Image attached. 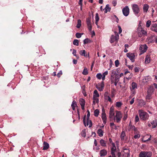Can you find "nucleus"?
Wrapping results in <instances>:
<instances>
[{"mask_svg": "<svg viewBox=\"0 0 157 157\" xmlns=\"http://www.w3.org/2000/svg\"><path fill=\"white\" fill-rule=\"evenodd\" d=\"M86 23L88 26V29L90 31L92 29L91 24L90 22V19L89 18L86 19Z\"/></svg>", "mask_w": 157, "mask_h": 157, "instance_id": "19", "label": "nucleus"}, {"mask_svg": "<svg viewBox=\"0 0 157 157\" xmlns=\"http://www.w3.org/2000/svg\"><path fill=\"white\" fill-rule=\"evenodd\" d=\"M83 123L85 126H88L89 125V127H91L92 125L91 121L90 119H86V121L85 120V117L83 119Z\"/></svg>", "mask_w": 157, "mask_h": 157, "instance_id": "12", "label": "nucleus"}, {"mask_svg": "<svg viewBox=\"0 0 157 157\" xmlns=\"http://www.w3.org/2000/svg\"><path fill=\"white\" fill-rule=\"evenodd\" d=\"M151 152L150 151H142L139 154V157H151Z\"/></svg>", "mask_w": 157, "mask_h": 157, "instance_id": "6", "label": "nucleus"}, {"mask_svg": "<svg viewBox=\"0 0 157 157\" xmlns=\"http://www.w3.org/2000/svg\"><path fill=\"white\" fill-rule=\"evenodd\" d=\"M151 137V135L147 134L143 137L142 141L144 142H146V141L150 140Z\"/></svg>", "mask_w": 157, "mask_h": 157, "instance_id": "18", "label": "nucleus"}, {"mask_svg": "<svg viewBox=\"0 0 157 157\" xmlns=\"http://www.w3.org/2000/svg\"><path fill=\"white\" fill-rule=\"evenodd\" d=\"M132 130L134 131L135 132H137V128L135 127V126L133 127V128Z\"/></svg>", "mask_w": 157, "mask_h": 157, "instance_id": "64", "label": "nucleus"}, {"mask_svg": "<svg viewBox=\"0 0 157 157\" xmlns=\"http://www.w3.org/2000/svg\"><path fill=\"white\" fill-rule=\"evenodd\" d=\"M136 134L134 136V138L135 139H137L139 138L140 137V135L138 133H137V132H136Z\"/></svg>", "mask_w": 157, "mask_h": 157, "instance_id": "52", "label": "nucleus"}, {"mask_svg": "<svg viewBox=\"0 0 157 157\" xmlns=\"http://www.w3.org/2000/svg\"><path fill=\"white\" fill-rule=\"evenodd\" d=\"M152 94L147 93V94L146 97V98L147 100H150L152 98Z\"/></svg>", "mask_w": 157, "mask_h": 157, "instance_id": "40", "label": "nucleus"}, {"mask_svg": "<svg viewBox=\"0 0 157 157\" xmlns=\"http://www.w3.org/2000/svg\"><path fill=\"white\" fill-rule=\"evenodd\" d=\"M111 147V154L112 157H116L115 152L116 151V148L114 143H112V144L110 145Z\"/></svg>", "mask_w": 157, "mask_h": 157, "instance_id": "7", "label": "nucleus"}, {"mask_svg": "<svg viewBox=\"0 0 157 157\" xmlns=\"http://www.w3.org/2000/svg\"><path fill=\"white\" fill-rule=\"evenodd\" d=\"M151 29V30L157 32V24H152Z\"/></svg>", "mask_w": 157, "mask_h": 157, "instance_id": "23", "label": "nucleus"}, {"mask_svg": "<svg viewBox=\"0 0 157 157\" xmlns=\"http://www.w3.org/2000/svg\"><path fill=\"white\" fill-rule=\"evenodd\" d=\"M114 115V112L113 109L111 107L109 112V117L112 118L113 117Z\"/></svg>", "mask_w": 157, "mask_h": 157, "instance_id": "22", "label": "nucleus"}, {"mask_svg": "<svg viewBox=\"0 0 157 157\" xmlns=\"http://www.w3.org/2000/svg\"><path fill=\"white\" fill-rule=\"evenodd\" d=\"M132 87L131 89L132 90H134L135 88H137V84L135 82H132L131 84Z\"/></svg>", "mask_w": 157, "mask_h": 157, "instance_id": "34", "label": "nucleus"}, {"mask_svg": "<svg viewBox=\"0 0 157 157\" xmlns=\"http://www.w3.org/2000/svg\"><path fill=\"white\" fill-rule=\"evenodd\" d=\"M81 21L80 20H78V23L76 25V27L78 28H79L81 26Z\"/></svg>", "mask_w": 157, "mask_h": 157, "instance_id": "44", "label": "nucleus"}, {"mask_svg": "<svg viewBox=\"0 0 157 157\" xmlns=\"http://www.w3.org/2000/svg\"><path fill=\"white\" fill-rule=\"evenodd\" d=\"M99 97V95L97 90H95L94 92L93 98H98Z\"/></svg>", "mask_w": 157, "mask_h": 157, "instance_id": "29", "label": "nucleus"}, {"mask_svg": "<svg viewBox=\"0 0 157 157\" xmlns=\"http://www.w3.org/2000/svg\"><path fill=\"white\" fill-rule=\"evenodd\" d=\"M108 74V71H106L102 74V79L103 81L105 80V76L106 75H107Z\"/></svg>", "mask_w": 157, "mask_h": 157, "instance_id": "36", "label": "nucleus"}, {"mask_svg": "<svg viewBox=\"0 0 157 157\" xmlns=\"http://www.w3.org/2000/svg\"><path fill=\"white\" fill-rule=\"evenodd\" d=\"M81 134L83 137H85L86 136V132L85 130H83L81 132Z\"/></svg>", "mask_w": 157, "mask_h": 157, "instance_id": "51", "label": "nucleus"}, {"mask_svg": "<svg viewBox=\"0 0 157 157\" xmlns=\"http://www.w3.org/2000/svg\"><path fill=\"white\" fill-rule=\"evenodd\" d=\"M49 144L47 142H44V146H43V150H46L49 148Z\"/></svg>", "mask_w": 157, "mask_h": 157, "instance_id": "30", "label": "nucleus"}, {"mask_svg": "<svg viewBox=\"0 0 157 157\" xmlns=\"http://www.w3.org/2000/svg\"><path fill=\"white\" fill-rule=\"evenodd\" d=\"M104 82L102 81L101 83H99L97 84L96 87L99 91H101L104 89Z\"/></svg>", "mask_w": 157, "mask_h": 157, "instance_id": "8", "label": "nucleus"}, {"mask_svg": "<svg viewBox=\"0 0 157 157\" xmlns=\"http://www.w3.org/2000/svg\"><path fill=\"white\" fill-rule=\"evenodd\" d=\"M137 33L138 36L140 37L145 36L147 35L146 31L142 28L141 26L138 27Z\"/></svg>", "mask_w": 157, "mask_h": 157, "instance_id": "2", "label": "nucleus"}, {"mask_svg": "<svg viewBox=\"0 0 157 157\" xmlns=\"http://www.w3.org/2000/svg\"><path fill=\"white\" fill-rule=\"evenodd\" d=\"M115 65L116 67H117L119 64V61L118 60H117L115 62Z\"/></svg>", "mask_w": 157, "mask_h": 157, "instance_id": "56", "label": "nucleus"}, {"mask_svg": "<svg viewBox=\"0 0 157 157\" xmlns=\"http://www.w3.org/2000/svg\"><path fill=\"white\" fill-rule=\"evenodd\" d=\"M104 98L105 100L107 101L111 102H112V100L109 97V93L107 92H106L104 94Z\"/></svg>", "mask_w": 157, "mask_h": 157, "instance_id": "16", "label": "nucleus"}, {"mask_svg": "<svg viewBox=\"0 0 157 157\" xmlns=\"http://www.w3.org/2000/svg\"><path fill=\"white\" fill-rule=\"evenodd\" d=\"M118 29H119V33L120 34L122 32V29L120 26L119 25H118Z\"/></svg>", "mask_w": 157, "mask_h": 157, "instance_id": "60", "label": "nucleus"}, {"mask_svg": "<svg viewBox=\"0 0 157 157\" xmlns=\"http://www.w3.org/2000/svg\"><path fill=\"white\" fill-rule=\"evenodd\" d=\"M122 12L123 15L126 16H127L129 13V9L128 6H125L122 9Z\"/></svg>", "mask_w": 157, "mask_h": 157, "instance_id": "11", "label": "nucleus"}, {"mask_svg": "<svg viewBox=\"0 0 157 157\" xmlns=\"http://www.w3.org/2000/svg\"><path fill=\"white\" fill-rule=\"evenodd\" d=\"M78 43V40L75 39L73 41V44L74 45L78 46L79 44Z\"/></svg>", "mask_w": 157, "mask_h": 157, "instance_id": "47", "label": "nucleus"}, {"mask_svg": "<svg viewBox=\"0 0 157 157\" xmlns=\"http://www.w3.org/2000/svg\"><path fill=\"white\" fill-rule=\"evenodd\" d=\"M151 124L152 125V128H155L157 125V120H154L151 123Z\"/></svg>", "mask_w": 157, "mask_h": 157, "instance_id": "33", "label": "nucleus"}, {"mask_svg": "<svg viewBox=\"0 0 157 157\" xmlns=\"http://www.w3.org/2000/svg\"><path fill=\"white\" fill-rule=\"evenodd\" d=\"M122 105V103L121 102H117L116 103V106L118 107H121Z\"/></svg>", "mask_w": 157, "mask_h": 157, "instance_id": "46", "label": "nucleus"}, {"mask_svg": "<svg viewBox=\"0 0 157 157\" xmlns=\"http://www.w3.org/2000/svg\"><path fill=\"white\" fill-rule=\"evenodd\" d=\"M122 157H129V151L128 149H124L122 151Z\"/></svg>", "mask_w": 157, "mask_h": 157, "instance_id": "10", "label": "nucleus"}, {"mask_svg": "<svg viewBox=\"0 0 157 157\" xmlns=\"http://www.w3.org/2000/svg\"><path fill=\"white\" fill-rule=\"evenodd\" d=\"M90 40L88 39V38L86 39L83 41V43L84 44H86L87 43H90Z\"/></svg>", "mask_w": 157, "mask_h": 157, "instance_id": "50", "label": "nucleus"}, {"mask_svg": "<svg viewBox=\"0 0 157 157\" xmlns=\"http://www.w3.org/2000/svg\"><path fill=\"white\" fill-rule=\"evenodd\" d=\"M77 106V103L76 102L74 101H72L71 106L72 108V109L73 110H75V107Z\"/></svg>", "mask_w": 157, "mask_h": 157, "instance_id": "32", "label": "nucleus"}, {"mask_svg": "<svg viewBox=\"0 0 157 157\" xmlns=\"http://www.w3.org/2000/svg\"><path fill=\"white\" fill-rule=\"evenodd\" d=\"M111 8L109 7V5L108 4L105 7L103 10L105 13H106L108 11H110Z\"/></svg>", "mask_w": 157, "mask_h": 157, "instance_id": "31", "label": "nucleus"}, {"mask_svg": "<svg viewBox=\"0 0 157 157\" xmlns=\"http://www.w3.org/2000/svg\"><path fill=\"white\" fill-rule=\"evenodd\" d=\"M115 116L114 117V121L117 123L120 122L122 117V114L120 111H116Z\"/></svg>", "mask_w": 157, "mask_h": 157, "instance_id": "4", "label": "nucleus"}, {"mask_svg": "<svg viewBox=\"0 0 157 157\" xmlns=\"http://www.w3.org/2000/svg\"><path fill=\"white\" fill-rule=\"evenodd\" d=\"M100 143L101 145L103 147L106 146V141L104 140L103 139H101L100 141Z\"/></svg>", "mask_w": 157, "mask_h": 157, "instance_id": "26", "label": "nucleus"}, {"mask_svg": "<svg viewBox=\"0 0 157 157\" xmlns=\"http://www.w3.org/2000/svg\"><path fill=\"white\" fill-rule=\"evenodd\" d=\"M72 54H73L74 56H76V51L75 50L73 49V50Z\"/></svg>", "mask_w": 157, "mask_h": 157, "instance_id": "59", "label": "nucleus"}, {"mask_svg": "<svg viewBox=\"0 0 157 157\" xmlns=\"http://www.w3.org/2000/svg\"><path fill=\"white\" fill-rule=\"evenodd\" d=\"M127 56L128 57L132 62L134 61L135 55L134 53H127Z\"/></svg>", "mask_w": 157, "mask_h": 157, "instance_id": "15", "label": "nucleus"}, {"mask_svg": "<svg viewBox=\"0 0 157 157\" xmlns=\"http://www.w3.org/2000/svg\"><path fill=\"white\" fill-rule=\"evenodd\" d=\"M101 118L103 123L105 124L106 122L107 117L105 110L103 109H102Z\"/></svg>", "mask_w": 157, "mask_h": 157, "instance_id": "13", "label": "nucleus"}, {"mask_svg": "<svg viewBox=\"0 0 157 157\" xmlns=\"http://www.w3.org/2000/svg\"><path fill=\"white\" fill-rule=\"evenodd\" d=\"M120 76L115 70H113L110 75V80L111 84H114L115 86H117V83L119 80Z\"/></svg>", "mask_w": 157, "mask_h": 157, "instance_id": "1", "label": "nucleus"}, {"mask_svg": "<svg viewBox=\"0 0 157 157\" xmlns=\"http://www.w3.org/2000/svg\"><path fill=\"white\" fill-rule=\"evenodd\" d=\"M147 47L146 44H144L140 46L139 50L140 51V55L144 53L147 50Z\"/></svg>", "mask_w": 157, "mask_h": 157, "instance_id": "9", "label": "nucleus"}, {"mask_svg": "<svg viewBox=\"0 0 157 157\" xmlns=\"http://www.w3.org/2000/svg\"><path fill=\"white\" fill-rule=\"evenodd\" d=\"M82 34L81 33H77L76 34V36L77 38H80L81 37Z\"/></svg>", "mask_w": 157, "mask_h": 157, "instance_id": "55", "label": "nucleus"}, {"mask_svg": "<svg viewBox=\"0 0 157 157\" xmlns=\"http://www.w3.org/2000/svg\"><path fill=\"white\" fill-rule=\"evenodd\" d=\"M150 59L149 57L147 56L145 59V63H148L150 62Z\"/></svg>", "mask_w": 157, "mask_h": 157, "instance_id": "41", "label": "nucleus"}, {"mask_svg": "<svg viewBox=\"0 0 157 157\" xmlns=\"http://www.w3.org/2000/svg\"><path fill=\"white\" fill-rule=\"evenodd\" d=\"M93 103L94 105H95L96 103H99V99L98 98H93Z\"/></svg>", "mask_w": 157, "mask_h": 157, "instance_id": "37", "label": "nucleus"}, {"mask_svg": "<svg viewBox=\"0 0 157 157\" xmlns=\"http://www.w3.org/2000/svg\"><path fill=\"white\" fill-rule=\"evenodd\" d=\"M132 9L134 14L137 15L140 11L138 5L136 4L132 5Z\"/></svg>", "mask_w": 157, "mask_h": 157, "instance_id": "5", "label": "nucleus"}, {"mask_svg": "<svg viewBox=\"0 0 157 157\" xmlns=\"http://www.w3.org/2000/svg\"><path fill=\"white\" fill-rule=\"evenodd\" d=\"M99 113V111L98 109H96L94 111V115L96 117L98 116Z\"/></svg>", "mask_w": 157, "mask_h": 157, "instance_id": "42", "label": "nucleus"}, {"mask_svg": "<svg viewBox=\"0 0 157 157\" xmlns=\"http://www.w3.org/2000/svg\"><path fill=\"white\" fill-rule=\"evenodd\" d=\"M134 126H133V125H132L131 124V122H130L129 124V125H128V127L129 128L131 129L132 130V129H133V127H134Z\"/></svg>", "mask_w": 157, "mask_h": 157, "instance_id": "57", "label": "nucleus"}, {"mask_svg": "<svg viewBox=\"0 0 157 157\" xmlns=\"http://www.w3.org/2000/svg\"><path fill=\"white\" fill-rule=\"evenodd\" d=\"M119 36L118 34L115 36L112 35L110 38V41L111 43H113L116 41H117L119 39Z\"/></svg>", "mask_w": 157, "mask_h": 157, "instance_id": "14", "label": "nucleus"}, {"mask_svg": "<svg viewBox=\"0 0 157 157\" xmlns=\"http://www.w3.org/2000/svg\"><path fill=\"white\" fill-rule=\"evenodd\" d=\"M151 21L150 20H148L146 22V27L148 28L151 25Z\"/></svg>", "mask_w": 157, "mask_h": 157, "instance_id": "48", "label": "nucleus"}, {"mask_svg": "<svg viewBox=\"0 0 157 157\" xmlns=\"http://www.w3.org/2000/svg\"><path fill=\"white\" fill-rule=\"evenodd\" d=\"M97 133L100 137H102L103 135L104 132L101 129H98Z\"/></svg>", "mask_w": 157, "mask_h": 157, "instance_id": "28", "label": "nucleus"}, {"mask_svg": "<svg viewBox=\"0 0 157 157\" xmlns=\"http://www.w3.org/2000/svg\"><path fill=\"white\" fill-rule=\"evenodd\" d=\"M117 155L118 157H121V156L122 155V152L121 153L120 152H117Z\"/></svg>", "mask_w": 157, "mask_h": 157, "instance_id": "61", "label": "nucleus"}, {"mask_svg": "<svg viewBox=\"0 0 157 157\" xmlns=\"http://www.w3.org/2000/svg\"><path fill=\"white\" fill-rule=\"evenodd\" d=\"M96 77L98 79H101L102 78V75L100 73H98L97 74Z\"/></svg>", "mask_w": 157, "mask_h": 157, "instance_id": "49", "label": "nucleus"}, {"mask_svg": "<svg viewBox=\"0 0 157 157\" xmlns=\"http://www.w3.org/2000/svg\"><path fill=\"white\" fill-rule=\"evenodd\" d=\"M139 105L141 106L145 105V102L143 100H140L139 101Z\"/></svg>", "mask_w": 157, "mask_h": 157, "instance_id": "39", "label": "nucleus"}, {"mask_svg": "<svg viewBox=\"0 0 157 157\" xmlns=\"http://www.w3.org/2000/svg\"><path fill=\"white\" fill-rule=\"evenodd\" d=\"M110 126L112 129L115 130H117L119 127L118 126H116L113 122L110 123Z\"/></svg>", "mask_w": 157, "mask_h": 157, "instance_id": "27", "label": "nucleus"}, {"mask_svg": "<svg viewBox=\"0 0 157 157\" xmlns=\"http://www.w3.org/2000/svg\"><path fill=\"white\" fill-rule=\"evenodd\" d=\"M151 77L149 76H145L142 80V82L145 84L151 80Z\"/></svg>", "mask_w": 157, "mask_h": 157, "instance_id": "20", "label": "nucleus"}, {"mask_svg": "<svg viewBox=\"0 0 157 157\" xmlns=\"http://www.w3.org/2000/svg\"><path fill=\"white\" fill-rule=\"evenodd\" d=\"M62 71H60L57 74V76L59 77H60V76L62 75Z\"/></svg>", "mask_w": 157, "mask_h": 157, "instance_id": "62", "label": "nucleus"}, {"mask_svg": "<svg viewBox=\"0 0 157 157\" xmlns=\"http://www.w3.org/2000/svg\"><path fill=\"white\" fill-rule=\"evenodd\" d=\"M139 114L140 119L142 120H146L148 119L149 115L148 113L143 110H140L138 111Z\"/></svg>", "mask_w": 157, "mask_h": 157, "instance_id": "3", "label": "nucleus"}, {"mask_svg": "<svg viewBox=\"0 0 157 157\" xmlns=\"http://www.w3.org/2000/svg\"><path fill=\"white\" fill-rule=\"evenodd\" d=\"M134 98H132V99L131 101H130V104L131 105H132L134 102Z\"/></svg>", "mask_w": 157, "mask_h": 157, "instance_id": "63", "label": "nucleus"}, {"mask_svg": "<svg viewBox=\"0 0 157 157\" xmlns=\"http://www.w3.org/2000/svg\"><path fill=\"white\" fill-rule=\"evenodd\" d=\"M87 118L86 119H90V112L89 110H87Z\"/></svg>", "mask_w": 157, "mask_h": 157, "instance_id": "58", "label": "nucleus"}, {"mask_svg": "<svg viewBox=\"0 0 157 157\" xmlns=\"http://www.w3.org/2000/svg\"><path fill=\"white\" fill-rule=\"evenodd\" d=\"M82 74L84 75H87L88 74V70L87 69L85 68L82 72Z\"/></svg>", "mask_w": 157, "mask_h": 157, "instance_id": "45", "label": "nucleus"}, {"mask_svg": "<svg viewBox=\"0 0 157 157\" xmlns=\"http://www.w3.org/2000/svg\"><path fill=\"white\" fill-rule=\"evenodd\" d=\"M79 102L81 106L82 109L84 110V106L85 104V100L83 98H80L79 100Z\"/></svg>", "mask_w": 157, "mask_h": 157, "instance_id": "17", "label": "nucleus"}, {"mask_svg": "<svg viewBox=\"0 0 157 157\" xmlns=\"http://www.w3.org/2000/svg\"><path fill=\"white\" fill-rule=\"evenodd\" d=\"M85 52L86 51L85 50H81L79 51V54L81 56L87 57V54H85Z\"/></svg>", "mask_w": 157, "mask_h": 157, "instance_id": "35", "label": "nucleus"}, {"mask_svg": "<svg viewBox=\"0 0 157 157\" xmlns=\"http://www.w3.org/2000/svg\"><path fill=\"white\" fill-rule=\"evenodd\" d=\"M139 117L137 115L135 117V122H137L139 121Z\"/></svg>", "mask_w": 157, "mask_h": 157, "instance_id": "53", "label": "nucleus"}, {"mask_svg": "<svg viewBox=\"0 0 157 157\" xmlns=\"http://www.w3.org/2000/svg\"><path fill=\"white\" fill-rule=\"evenodd\" d=\"M128 117V114L127 113H125L123 118V120L124 121H125Z\"/></svg>", "mask_w": 157, "mask_h": 157, "instance_id": "54", "label": "nucleus"}, {"mask_svg": "<svg viewBox=\"0 0 157 157\" xmlns=\"http://www.w3.org/2000/svg\"><path fill=\"white\" fill-rule=\"evenodd\" d=\"M125 136V133L124 131H122L121 135V138L122 140L124 139Z\"/></svg>", "mask_w": 157, "mask_h": 157, "instance_id": "43", "label": "nucleus"}, {"mask_svg": "<svg viewBox=\"0 0 157 157\" xmlns=\"http://www.w3.org/2000/svg\"><path fill=\"white\" fill-rule=\"evenodd\" d=\"M154 92V88L153 87L149 86L147 90V93L152 94Z\"/></svg>", "mask_w": 157, "mask_h": 157, "instance_id": "21", "label": "nucleus"}, {"mask_svg": "<svg viewBox=\"0 0 157 157\" xmlns=\"http://www.w3.org/2000/svg\"><path fill=\"white\" fill-rule=\"evenodd\" d=\"M99 17L98 13H96L95 15V24L97 25L98 24V22L99 20Z\"/></svg>", "mask_w": 157, "mask_h": 157, "instance_id": "38", "label": "nucleus"}, {"mask_svg": "<svg viewBox=\"0 0 157 157\" xmlns=\"http://www.w3.org/2000/svg\"><path fill=\"white\" fill-rule=\"evenodd\" d=\"M107 152L106 150L105 149H103L100 151V154L101 156H103L106 155L107 154Z\"/></svg>", "mask_w": 157, "mask_h": 157, "instance_id": "25", "label": "nucleus"}, {"mask_svg": "<svg viewBox=\"0 0 157 157\" xmlns=\"http://www.w3.org/2000/svg\"><path fill=\"white\" fill-rule=\"evenodd\" d=\"M149 8V6L147 4H144L143 7L144 12L147 13V12Z\"/></svg>", "mask_w": 157, "mask_h": 157, "instance_id": "24", "label": "nucleus"}]
</instances>
